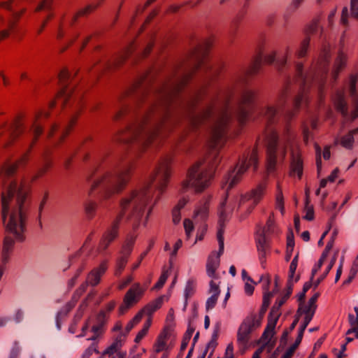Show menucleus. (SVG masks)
<instances>
[{"label": "nucleus", "mask_w": 358, "mask_h": 358, "mask_svg": "<svg viewBox=\"0 0 358 358\" xmlns=\"http://www.w3.org/2000/svg\"><path fill=\"white\" fill-rule=\"evenodd\" d=\"M258 164V152L257 148L244 154L239 160L236 166L229 173L227 183H228L227 189L232 188L242 178L243 175L250 166L253 167L254 171L257 170Z\"/></svg>", "instance_id": "obj_9"}, {"label": "nucleus", "mask_w": 358, "mask_h": 358, "mask_svg": "<svg viewBox=\"0 0 358 358\" xmlns=\"http://www.w3.org/2000/svg\"><path fill=\"white\" fill-rule=\"evenodd\" d=\"M25 131V115L18 113L10 125L9 143L18 139Z\"/></svg>", "instance_id": "obj_16"}, {"label": "nucleus", "mask_w": 358, "mask_h": 358, "mask_svg": "<svg viewBox=\"0 0 358 358\" xmlns=\"http://www.w3.org/2000/svg\"><path fill=\"white\" fill-rule=\"evenodd\" d=\"M25 225H6V236L4 239L2 257L3 262L7 261L8 255L13 247L14 241L13 238L17 241H22L25 237Z\"/></svg>", "instance_id": "obj_12"}, {"label": "nucleus", "mask_w": 358, "mask_h": 358, "mask_svg": "<svg viewBox=\"0 0 358 358\" xmlns=\"http://www.w3.org/2000/svg\"><path fill=\"white\" fill-rule=\"evenodd\" d=\"M354 143V136L352 134L349 132L348 134L342 137L341 139V144L345 148L350 149L352 148Z\"/></svg>", "instance_id": "obj_46"}, {"label": "nucleus", "mask_w": 358, "mask_h": 358, "mask_svg": "<svg viewBox=\"0 0 358 358\" xmlns=\"http://www.w3.org/2000/svg\"><path fill=\"white\" fill-rule=\"evenodd\" d=\"M101 5L99 3L94 2L80 9L73 16V20L76 22L80 17L88 15L94 12Z\"/></svg>", "instance_id": "obj_34"}, {"label": "nucleus", "mask_w": 358, "mask_h": 358, "mask_svg": "<svg viewBox=\"0 0 358 358\" xmlns=\"http://www.w3.org/2000/svg\"><path fill=\"white\" fill-rule=\"evenodd\" d=\"M118 229L116 226H113L104 235L101 243L100 248L106 250L109 244L117 236Z\"/></svg>", "instance_id": "obj_33"}, {"label": "nucleus", "mask_w": 358, "mask_h": 358, "mask_svg": "<svg viewBox=\"0 0 358 358\" xmlns=\"http://www.w3.org/2000/svg\"><path fill=\"white\" fill-rule=\"evenodd\" d=\"M52 1L53 0H42L38 5L36 6L35 11L39 12L41 10H52Z\"/></svg>", "instance_id": "obj_47"}, {"label": "nucleus", "mask_w": 358, "mask_h": 358, "mask_svg": "<svg viewBox=\"0 0 358 358\" xmlns=\"http://www.w3.org/2000/svg\"><path fill=\"white\" fill-rule=\"evenodd\" d=\"M144 289L140 286V284H134L126 293L124 298V306L120 308L122 313L129 306L137 303L141 297Z\"/></svg>", "instance_id": "obj_19"}, {"label": "nucleus", "mask_w": 358, "mask_h": 358, "mask_svg": "<svg viewBox=\"0 0 358 358\" xmlns=\"http://www.w3.org/2000/svg\"><path fill=\"white\" fill-rule=\"evenodd\" d=\"M275 209L279 210L282 215L285 213L284 197L282 194V182L278 178L276 182Z\"/></svg>", "instance_id": "obj_30"}, {"label": "nucleus", "mask_w": 358, "mask_h": 358, "mask_svg": "<svg viewBox=\"0 0 358 358\" xmlns=\"http://www.w3.org/2000/svg\"><path fill=\"white\" fill-rule=\"evenodd\" d=\"M169 275V271L168 270H163L157 282L155 285L153 289H160L165 284L168 277Z\"/></svg>", "instance_id": "obj_50"}, {"label": "nucleus", "mask_w": 358, "mask_h": 358, "mask_svg": "<svg viewBox=\"0 0 358 358\" xmlns=\"http://www.w3.org/2000/svg\"><path fill=\"white\" fill-rule=\"evenodd\" d=\"M52 166V161L48 158H45L42 166L40 169H38L34 179H36V178L43 176L45 173H46L50 169Z\"/></svg>", "instance_id": "obj_44"}, {"label": "nucleus", "mask_w": 358, "mask_h": 358, "mask_svg": "<svg viewBox=\"0 0 358 358\" xmlns=\"http://www.w3.org/2000/svg\"><path fill=\"white\" fill-rule=\"evenodd\" d=\"M209 294H211V296L208 298L206 303V308L207 310H211L215 306L220 294L219 284L213 280L210 282Z\"/></svg>", "instance_id": "obj_27"}, {"label": "nucleus", "mask_w": 358, "mask_h": 358, "mask_svg": "<svg viewBox=\"0 0 358 358\" xmlns=\"http://www.w3.org/2000/svg\"><path fill=\"white\" fill-rule=\"evenodd\" d=\"M338 233V229L335 226L329 225L327 229H326L323 232V234H322V236H321L318 243L319 244H322L323 239L327 235H329L330 241L328 243H331L332 242V246H333L334 245V240H335Z\"/></svg>", "instance_id": "obj_40"}, {"label": "nucleus", "mask_w": 358, "mask_h": 358, "mask_svg": "<svg viewBox=\"0 0 358 358\" xmlns=\"http://www.w3.org/2000/svg\"><path fill=\"white\" fill-rule=\"evenodd\" d=\"M224 227L223 225H221L217 231V238L219 243V251L218 252H213L209 255L206 263L207 275L213 279L217 278L216 271L220 266V258L224 252Z\"/></svg>", "instance_id": "obj_13"}, {"label": "nucleus", "mask_w": 358, "mask_h": 358, "mask_svg": "<svg viewBox=\"0 0 358 358\" xmlns=\"http://www.w3.org/2000/svg\"><path fill=\"white\" fill-rule=\"evenodd\" d=\"M358 79L357 75H351L350 77L349 88L352 96L355 94L356 83Z\"/></svg>", "instance_id": "obj_59"}, {"label": "nucleus", "mask_w": 358, "mask_h": 358, "mask_svg": "<svg viewBox=\"0 0 358 358\" xmlns=\"http://www.w3.org/2000/svg\"><path fill=\"white\" fill-rule=\"evenodd\" d=\"M276 292H277V290L273 289V292H264L263 304H262L263 308L266 309L268 307V306L270 304L271 299L273 297L274 293H275Z\"/></svg>", "instance_id": "obj_56"}, {"label": "nucleus", "mask_w": 358, "mask_h": 358, "mask_svg": "<svg viewBox=\"0 0 358 358\" xmlns=\"http://www.w3.org/2000/svg\"><path fill=\"white\" fill-rule=\"evenodd\" d=\"M330 57V48L324 46L318 59L313 64L310 72L306 76L302 73V64L299 63L296 64V73L303 90L294 99V110L299 109L303 103H306L307 96L304 92L306 87L316 85L319 90H321L327 78Z\"/></svg>", "instance_id": "obj_5"}, {"label": "nucleus", "mask_w": 358, "mask_h": 358, "mask_svg": "<svg viewBox=\"0 0 358 358\" xmlns=\"http://www.w3.org/2000/svg\"><path fill=\"white\" fill-rule=\"evenodd\" d=\"M147 77L148 74L141 77L139 80L136 81L128 91L129 94H131L136 92H139L141 94L139 101H143L149 94V90L147 88V86L145 84Z\"/></svg>", "instance_id": "obj_25"}, {"label": "nucleus", "mask_w": 358, "mask_h": 358, "mask_svg": "<svg viewBox=\"0 0 358 358\" xmlns=\"http://www.w3.org/2000/svg\"><path fill=\"white\" fill-rule=\"evenodd\" d=\"M257 96V91L250 87H245L240 93L236 117L240 124H245L249 118L251 107Z\"/></svg>", "instance_id": "obj_10"}, {"label": "nucleus", "mask_w": 358, "mask_h": 358, "mask_svg": "<svg viewBox=\"0 0 358 358\" xmlns=\"http://www.w3.org/2000/svg\"><path fill=\"white\" fill-rule=\"evenodd\" d=\"M350 16L358 20V0L350 1Z\"/></svg>", "instance_id": "obj_55"}, {"label": "nucleus", "mask_w": 358, "mask_h": 358, "mask_svg": "<svg viewBox=\"0 0 358 358\" xmlns=\"http://www.w3.org/2000/svg\"><path fill=\"white\" fill-rule=\"evenodd\" d=\"M48 116L49 113L48 112L40 110L36 113L30 128L33 136L31 143L30 144L31 148L34 147L38 138L43 132V126L40 122L41 119L43 117L47 118Z\"/></svg>", "instance_id": "obj_20"}, {"label": "nucleus", "mask_w": 358, "mask_h": 358, "mask_svg": "<svg viewBox=\"0 0 358 358\" xmlns=\"http://www.w3.org/2000/svg\"><path fill=\"white\" fill-rule=\"evenodd\" d=\"M337 255H338V252H335L334 257H332L330 263L329 264V265L327 266L326 270H325V272L324 273V274L315 282V287H317V285L320 284V282L323 280V279L327 276V275L329 273V271L331 269V268L333 267V266L334 265L335 262H336V257H337Z\"/></svg>", "instance_id": "obj_51"}, {"label": "nucleus", "mask_w": 358, "mask_h": 358, "mask_svg": "<svg viewBox=\"0 0 358 358\" xmlns=\"http://www.w3.org/2000/svg\"><path fill=\"white\" fill-rule=\"evenodd\" d=\"M196 281L193 278H189L186 284L184 289V297H185V308L187 305V301L191 298L196 292Z\"/></svg>", "instance_id": "obj_36"}, {"label": "nucleus", "mask_w": 358, "mask_h": 358, "mask_svg": "<svg viewBox=\"0 0 358 358\" xmlns=\"http://www.w3.org/2000/svg\"><path fill=\"white\" fill-rule=\"evenodd\" d=\"M217 358H234L233 344L231 343H229L226 348L225 352L223 357Z\"/></svg>", "instance_id": "obj_64"}, {"label": "nucleus", "mask_w": 358, "mask_h": 358, "mask_svg": "<svg viewBox=\"0 0 358 358\" xmlns=\"http://www.w3.org/2000/svg\"><path fill=\"white\" fill-rule=\"evenodd\" d=\"M170 332L168 328H164L159 334L157 338L156 342L154 344L153 348L156 353L161 352L162 351L167 350L168 340L169 338Z\"/></svg>", "instance_id": "obj_26"}, {"label": "nucleus", "mask_w": 358, "mask_h": 358, "mask_svg": "<svg viewBox=\"0 0 358 358\" xmlns=\"http://www.w3.org/2000/svg\"><path fill=\"white\" fill-rule=\"evenodd\" d=\"M267 186V182L262 181L250 192L238 197L237 210L241 216L246 217L252 213L266 195Z\"/></svg>", "instance_id": "obj_8"}, {"label": "nucleus", "mask_w": 358, "mask_h": 358, "mask_svg": "<svg viewBox=\"0 0 358 358\" xmlns=\"http://www.w3.org/2000/svg\"><path fill=\"white\" fill-rule=\"evenodd\" d=\"M270 231L269 225H259L256 231V241L259 259L262 267H265L269 247L267 243V236Z\"/></svg>", "instance_id": "obj_14"}, {"label": "nucleus", "mask_w": 358, "mask_h": 358, "mask_svg": "<svg viewBox=\"0 0 358 358\" xmlns=\"http://www.w3.org/2000/svg\"><path fill=\"white\" fill-rule=\"evenodd\" d=\"M289 94V90L288 87H285L279 95L276 105H268L264 112V116L266 120L272 122L278 113L279 108H282L286 103L287 99Z\"/></svg>", "instance_id": "obj_17"}, {"label": "nucleus", "mask_w": 358, "mask_h": 358, "mask_svg": "<svg viewBox=\"0 0 358 358\" xmlns=\"http://www.w3.org/2000/svg\"><path fill=\"white\" fill-rule=\"evenodd\" d=\"M264 135L266 142V171L271 173L275 171L278 164L284 162L287 148L278 143V136L273 128L268 127Z\"/></svg>", "instance_id": "obj_7"}, {"label": "nucleus", "mask_w": 358, "mask_h": 358, "mask_svg": "<svg viewBox=\"0 0 358 358\" xmlns=\"http://www.w3.org/2000/svg\"><path fill=\"white\" fill-rule=\"evenodd\" d=\"M126 339V334L123 332H120L115 337L113 343L103 352V355H107L109 357H117L118 355H125L126 352H121L120 348Z\"/></svg>", "instance_id": "obj_22"}, {"label": "nucleus", "mask_w": 358, "mask_h": 358, "mask_svg": "<svg viewBox=\"0 0 358 358\" xmlns=\"http://www.w3.org/2000/svg\"><path fill=\"white\" fill-rule=\"evenodd\" d=\"M108 268V262L104 261L96 268L93 269L87 277V282L95 286L100 282L101 277L105 273Z\"/></svg>", "instance_id": "obj_23"}, {"label": "nucleus", "mask_w": 358, "mask_h": 358, "mask_svg": "<svg viewBox=\"0 0 358 358\" xmlns=\"http://www.w3.org/2000/svg\"><path fill=\"white\" fill-rule=\"evenodd\" d=\"M20 352V347L19 343L15 341L11 348L9 358H17Z\"/></svg>", "instance_id": "obj_63"}, {"label": "nucleus", "mask_w": 358, "mask_h": 358, "mask_svg": "<svg viewBox=\"0 0 358 358\" xmlns=\"http://www.w3.org/2000/svg\"><path fill=\"white\" fill-rule=\"evenodd\" d=\"M231 117L232 110L229 106V99L224 92L220 91L211 96L201 113L192 118L191 122L194 127L213 120L210 138L212 150L204 159L198 161L189 169L187 179L182 183V191L191 187L196 192H201L209 187L213 169L220 162L217 151L228 140V128Z\"/></svg>", "instance_id": "obj_2"}, {"label": "nucleus", "mask_w": 358, "mask_h": 358, "mask_svg": "<svg viewBox=\"0 0 358 358\" xmlns=\"http://www.w3.org/2000/svg\"><path fill=\"white\" fill-rule=\"evenodd\" d=\"M303 217L306 221H312L314 218V212L312 207L308 206V203H306V206L305 208V215L303 216Z\"/></svg>", "instance_id": "obj_62"}, {"label": "nucleus", "mask_w": 358, "mask_h": 358, "mask_svg": "<svg viewBox=\"0 0 358 358\" xmlns=\"http://www.w3.org/2000/svg\"><path fill=\"white\" fill-rule=\"evenodd\" d=\"M208 208L209 205L207 200L201 202L195 208L192 219L185 218L183 221V224H193L194 222L199 223L206 222L208 217Z\"/></svg>", "instance_id": "obj_18"}, {"label": "nucleus", "mask_w": 358, "mask_h": 358, "mask_svg": "<svg viewBox=\"0 0 358 358\" xmlns=\"http://www.w3.org/2000/svg\"><path fill=\"white\" fill-rule=\"evenodd\" d=\"M315 155H316V164L318 171L321 169L322 166V160H321V148L320 145L317 143L315 144Z\"/></svg>", "instance_id": "obj_61"}, {"label": "nucleus", "mask_w": 358, "mask_h": 358, "mask_svg": "<svg viewBox=\"0 0 358 358\" xmlns=\"http://www.w3.org/2000/svg\"><path fill=\"white\" fill-rule=\"evenodd\" d=\"M127 261L128 260L124 257H118V259H117V262H116V268H115V275H119L122 272V271L124 270V268L127 263Z\"/></svg>", "instance_id": "obj_52"}, {"label": "nucleus", "mask_w": 358, "mask_h": 358, "mask_svg": "<svg viewBox=\"0 0 358 358\" xmlns=\"http://www.w3.org/2000/svg\"><path fill=\"white\" fill-rule=\"evenodd\" d=\"M97 207V204L94 201H87L85 204V213L89 218H92L94 214Z\"/></svg>", "instance_id": "obj_45"}, {"label": "nucleus", "mask_w": 358, "mask_h": 358, "mask_svg": "<svg viewBox=\"0 0 358 358\" xmlns=\"http://www.w3.org/2000/svg\"><path fill=\"white\" fill-rule=\"evenodd\" d=\"M276 320L277 318L269 320L261 338L262 346L254 352L252 358H260V355L264 348H267L268 350H270L274 346L275 341L273 338L275 334Z\"/></svg>", "instance_id": "obj_15"}, {"label": "nucleus", "mask_w": 358, "mask_h": 358, "mask_svg": "<svg viewBox=\"0 0 358 358\" xmlns=\"http://www.w3.org/2000/svg\"><path fill=\"white\" fill-rule=\"evenodd\" d=\"M78 115H79V114L76 113L71 118L69 124L65 128V129L64 130V131L62 132V134L61 135V136L59 138V143L63 142V141L65 139V138L69 135L71 130L75 125V124L77 121V119L78 117Z\"/></svg>", "instance_id": "obj_43"}, {"label": "nucleus", "mask_w": 358, "mask_h": 358, "mask_svg": "<svg viewBox=\"0 0 358 358\" xmlns=\"http://www.w3.org/2000/svg\"><path fill=\"white\" fill-rule=\"evenodd\" d=\"M261 68V58H256L245 71L246 76H252L257 74Z\"/></svg>", "instance_id": "obj_42"}, {"label": "nucleus", "mask_w": 358, "mask_h": 358, "mask_svg": "<svg viewBox=\"0 0 358 358\" xmlns=\"http://www.w3.org/2000/svg\"><path fill=\"white\" fill-rule=\"evenodd\" d=\"M354 310L355 315L348 314V322L351 327L358 326V307H355Z\"/></svg>", "instance_id": "obj_57"}, {"label": "nucleus", "mask_w": 358, "mask_h": 358, "mask_svg": "<svg viewBox=\"0 0 358 358\" xmlns=\"http://www.w3.org/2000/svg\"><path fill=\"white\" fill-rule=\"evenodd\" d=\"M134 169V164L131 162L119 164L114 173L107 172L95 179L91 185L90 194H92L99 185L103 187L102 195L103 199H108L120 194L126 188Z\"/></svg>", "instance_id": "obj_6"}, {"label": "nucleus", "mask_w": 358, "mask_h": 358, "mask_svg": "<svg viewBox=\"0 0 358 358\" xmlns=\"http://www.w3.org/2000/svg\"><path fill=\"white\" fill-rule=\"evenodd\" d=\"M310 43V38H306L301 43L299 50L297 51V56L298 57H304L308 51V47Z\"/></svg>", "instance_id": "obj_49"}, {"label": "nucleus", "mask_w": 358, "mask_h": 358, "mask_svg": "<svg viewBox=\"0 0 358 358\" xmlns=\"http://www.w3.org/2000/svg\"><path fill=\"white\" fill-rule=\"evenodd\" d=\"M262 316L257 314L248 315L241 322L237 331V343L246 346L250 340L252 333L258 329L262 323Z\"/></svg>", "instance_id": "obj_11"}, {"label": "nucleus", "mask_w": 358, "mask_h": 358, "mask_svg": "<svg viewBox=\"0 0 358 358\" xmlns=\"http://www.w3.org/2000/svg\"><path fill=\"white\" fill-rule=\"evenodd\" d=\"M332 249V242L331 243H327L324 250L323 251L318 262L316 264L317 265H320V267L321 268L322 265L323 264L324 260L326 259L327 257L328 256V254L329 251Z\"/></svg>", "instance_id": "obj_54"}, {"label": "nucleus", "mask_w": 358, "mask_h": 358, "mask_svg": "<svg viewBox=\"0 0 358 358\" xmlns=\"http://www.w3.org/2000/svg\"><path fill=\"white\" fill-rule=\"evenodd\" d=\"M188 199L187 198H182L180 199L176 206L172 210V220L173 222L176 224L178 223L181 220V214L180 210L182 209L185 205L187 203Z\"/></svg>", "instance_id": "obj_35"}, {"label": "nucleus", "mask_w": 358, "mask_h": 358, "mask_svg": "<svg viewBox=\"0 0 358 358\" xmlns=\"http://www.w3.org/2000/svg\"><path fill=\"white\" fill-rule=\"evenodd\" d=\"M134 244V238H130L127 239L122 247L120 257H124L128 260V258L133 250Z\"/></svg>", "instance_id": "obj_39"}, {"label": "nucleus", "mask_w": 358, "mask_h": 358, "mask_svg": "<svg viewBox=\"0 0 358 358\" xmlns=\"http://www.w3.org/2000/svg\"><path fill=\"white\" fill-rule=\"evenodd\" d=\"M32 148L29 149L15 162H6L0 168L1 192V216L7 224H24L27 222L28 211L25 201L31 189L24 179H13L20 167L24 166L30 159Z\"/></svg>", "instance_id": "obj_4"}, {"label": "nucleus", "mask_w": 358, "mask_h": 358, "mask_svg": "<svg viewBox=\"0 0 358 358\" xmlns=\"http://www.w3.org/2000/svg\"><path fill=\"white\" fill-rule=\"evenodd\" d=\"M289 175L290 176H296L299 179H301L303 175V160L297 148L291 151Z\"/></svg>", "instance_id": "obj_21"}, {"label": "nucleus", "mask_w": 358, "mask_h": 358, "mask_svg": "<svg viewBox=\"0 0 358 358\" xmlns=\"http://www.w3.org/2000/svg\"><path fill=\"white\" fill-rule=\"evenodd\" d=\"M348 60V55L343 50L338 51V55L335 59L334 67L331 72V77L336 80L340 72L345 67Z\"/></svg>", "instance_id": "obj_24"}, {"label": "nucleus", "mask_w": 358, "mask_h": 358, "mask_svg": "<svg viewBox=\"0 0 358 358\" xmlns=\"http://www.w3.org/2000/svg\"><path fill=\"white\" fill-rule=\"evenodd\" d=\"M152 324V317H148L145 322L143 327L141 331L137 334L134 341L135 343H139L142 341V339L147 335L149 328L150 327Z\"/></svg>", "instance_id": "obj_41"}, {"label": "nucleus", "mask_w": 358, "mask_h": 358, "mask_svg": "<svg viewBox=\"0 0 358 358\" xmlns=\"http://www.w3.org/2000/svg\"><path fill=\"white\" fill-rule=\"evenodd\" d=\"M135 49L134 43H130L124 50L121 52L117 57L114 62L113 66L114 67H117L120 66L123 62L128 58V57L133 52Z\"/></svg>", "instance_id": "obj_37"}, {"label": "nucleus", "mask_w": 358, "mask_h": 358, "mask_svg": "<svg viewBox=\"0 0 358 358\" xmlns=\"http://www.w3.org/2000/svg\"><path fill=\"white\" fill-rule=\"evenodd\" d=\"M227 198H225L218 207V217L220 222L222 223L229 221L233 210L231 206L227 203Z\"/></svg>", "instance_id": "obj_29"}, {"label": "nucleus", "mask_w": 358, "mask_h": 358, "mask_svg": "<svg viewBox=\"0 0 358 358\" xmlns=\"http://www.w3.org/2000/svg\"><path fill=\"white\" fill-rule=\"evenodd\" d=\"M211 38L199 44L189 53L186 61L176 68L152 96V103L147 111L128 127L119 140L126 143H138L143 148L159 143L173 127L171 105L194 73L204 63Z\"/></svg>", "instance_id": "obj_1"}, {"label": "nucleus", "mask_w": 358, "mask_h": 358, "mask_svg": "<svg viewBox=\"0 0 358 358\" xmlns=\"http://www.w3.org/2000/svg\"><path fill=\"white\" fill-rule=\"evenodd\" d=\"M319 293H315L308 301L307 304H305L303 303H299V304H301L303 306V308L312 310L315 311L317 306H316V301L319 297Z\"/></svg>", "instance_id": "obj_48"}, {"label": "nucleus", "mask_w": 358, "mask_h": 358, "mask_svg": "<svg viewBox=\"0 0 358 358\" xmlns=\"http://www.w3.org/2000/svg\"><path fill=\"white\" fill-rule=\"evenodd\" d=\"M207 231L206 225H198L196 229V236L194 243H196L197 241H201Z\"/></svg>", "instance_id": "obj_58"}, {"label": "nucleus", "mask_w": 358, "mask_h": 358, "mask_svg": "<svg viewBox=\"0 0 358 358\" xmlns=\"http://www.w3.org/2000/svg\"><path fill=\"white\" fill-rule=\"evenodd\" d=\"M70 74L66 69H63L59 73V80L61 84L64 85L69 80Z\"/></svg>", "instance_id": "obj_60"}, {"label": "nucleus", "mask_w": 358, "mask_h": 358, "mask_svg": "<svg viewBox=\"0 0 358 358\" xmlns=\"http://www.w3.org/2000/svg\"><path fill=\"white\" fill-rule=\"evenodd\" d=\"M255 282L250 277H248L244 286V291L246 294L250 296L253 294L255 289Z\"/></svg>", "instance_id": "obj_53"}, {"label": "nucleus", "mask_w": 358, "mask_h": 358, "mask_svg": "<svg viewBox=\"0 0 358 358\" xmlns=\"http://www.w3.org/2000/svg\"><path fill=\"white\" fill-rule=\"evenodd\" d=\"M166 300H168L167 296L164 295L160 296L145 306L143 311L145 312L148 317H151L152 314L159 309Z\"/></svg>", "instance_id": "obj_31"}, {"label": "nucleus", "mask_w": 358, "mask_h": 358, "mask_svg": "<svg viewBox=\"0 0 358 358\" xmlns=\"http://www.w3.org/2000/svg\"><path fill=\"white\" fill-rule=\"evenodd\" d=\"M315 312V311L312 310L303 308V306L301 304L299 305V308H298V311H297L298 317L301 315H304L303 323L301 325L300 329H299L300 331L304 332L306 327L308 325V324L313 319Z\"/></svg>", "instance_id": "obj_32"}, {"label": "nucleus", "mask_w": 358, "mask_h": 358, "mask_svg": "<svg viewBox=\"0 0 358 358\" xmlns=\"http://www.w3.org/2000/svg\"><path fill=\"white\" fill-rule=\"evenodd\" d=\"M173 159L171 156L162 158L146 183L141 187L133 189L120 201V211L116 216L115 224L129 222L141 224L148 222L152 206L145 213V207L153 194L152 186L161 194L169 182L171 175Z\"/></svg>", "instance_id": "obj_3"}, {"label": "nucleus", "mask_w": 358, "mask_h": 358, "mask_svg": "<svg viewBox=\"0 0 358 358\" xmlns=\"http://www.w3.org/2000/svg\"><path fill=\"white\" fill-rule=\"evenodd\" d=\"M334 103L336 110L339 111L343 117H347L348 110L343 91H339L336 94L334 97Z\"/></svg>", "instance_id": "obj_28"}, {"label": "nucleus", "mask_w": 358, "mask_h": 358, "mask_svg": "<svg viewBox=\"0 0 358 358\" xmlns=\"http://www.w3.org/2000/svg\"><path fill=\"white\" fill-rule=\"evenodd\" d=\"M73 89L70 87H64L57 95L56 99L62 101V106H64L73 94Z\"/></svg>", "instance_id": "obj_38"}]
</instances>
